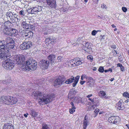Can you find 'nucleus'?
<instances>
[{"label": "nucleus", "mask_w": 129, "mask_h": 129, "mask_svg": "<svg viewBox=\"0 0 129 129\" xmlns=\"http://www.w3.org/2000/svg\"><path fill=\"white\" fill-rule=\"evenodd\" d=\"M21 26L24 29H31L33 27V26L26 23V21H22L21 23Z\"/></svg>", "instance_id": "1a4fd4ad"}, {"label": "nucleus", "mask_w": 129, "mask_h": 129, "mask_svg": "<svg viewBox=\"0 0 129 129\" xmlns=\"http://www.w3.org/2000/svg\"><path fill=\"white\" fill-rule=\"evenodd\" d=\"M89 108H91V110H94V106L91 105L90 106H89Z\"/></svg>", "instance_id": "de8ad7c7"}, {"label": "nucleus", "mask_w": 129, "mask_h": 129, "mask_svg": "<svg viewBox=\"0 0 129 129\" xmlns=\"http://www.w3.org/2000/svg\"><path fill=\"white\" fill-rule=\"evenodd\" d=\"M5 42L4 40H3L2 41H0V46L2 47V46H4L5 45H7H7H5Z\"/></svg>", "instance_id": "c85d7f7f"}, {"label": "nucleus", "mask_w": 129, "mask_h": 129, "mask_svg": "<svg viewBox=\"0 0 129 129\" xmlns=\"http://www.w3.org/2000/svg\"><path fill=\"white\" fill-rule=\"evenodd\" d=\"M8 103V97L7 96H0V104H7Z\"/></svg>", "instance_id": "9d476101"}, {"label": "nucleus", "mask_w": 129, "mask_h": 129, "mask_svg": "<svg viewBox=\"0 0 129 129\" xmlns=\"http://www.w3.org/2000/svg\"><path fill=\"white\" fill-rule=\"evenodd\" d=\"M9 129H14L13 126L11 124L9 123Z\"/></svg>", "instance_id": "ea45409f"}, {"label": "nucleus", "mask_w": 129, "mask_h": 129, "mask_svg": "<svg viewBox=\"0 0 129 129\" xmlns=\"http://www.w3.org/2000/svg\"><path fill=\"white\" fill-rule=\"evenodd\" d=\"M62 57L60 56H59L57 58V60L58 62H61L62 59Z\"/></svg>", "instance_id": "e433bc0d"}, {"label": "nucleus", "mask_w": 129, "mask_h": 129, "mask_svg": "<svg viewBox=\"0 0 129 129\" xmlns=\"http://www.w3.org/2000/svg\"><path fill=\"white\" fill-rule=\"evenodd\" d=\"M28 30H26V31L25 32V33L24 34V36H25L26 37H27V36H26V35H27L28 34V32L27 31H28Z\"/></svg>", "instance_id": "5fc2aeb1"}, {"label": "nucleus", "mask_w": 129, "mask_h": 129, "mask_svg": "<svg viewBox=\"0 0 129 129\" xmlns=\"http://www.w3.org/2000/svg\"><path fill=\"white\" fill-rule=\"evenodd\" d=\"M111 47L113 49H115L116 48V46L115 45H112Z\"/></svg>", "instance_id": "4d7b16f0"}, {"label": "nucleus", "mask_w": 129, "mask_h": 129, "mask_svg": "<svg viewBox=\"0 0 129 129\" xmlns=\"http://www.w3.org/2000/svg\"><path fill=\"white\" fill-rule=\"evenodd\" d=\"M4 29H3V32L4 33L7 35L8 34V28L4 27Z\"/></svg>", "instance_id": "c756f323"}, {"label": "nucleus", "mask_w": 129, "mask_h": 129, "mask_svg": "<svg viewBox=\"0 0 129 129\" xmlns=\"http://www.w3.org/2000/svg\"><path fill=\"white\" fill-rule=\"evenodd\" d=\"M112 52L114 53V55H116L117 54V53L116 51L114 50H113L112 51Z\"/></svg>", "instance_id": "603ef678"}, {"label": "nucleus", "mask_w": 129, "mask_h": 129, "mask_svg": "<svg viewBox=\"0 0 129 129\" xmlns=\"http://www.w3.org/2000/svg\"><path fill=\"white\" fill-rule=\"evenodd\" d=\"M120 100L116 104V106L117 107L118 109L119 110H123L124 109V107L123 105H122L121 101Z\"/></svg>", "instance_id": "a211bd4d"}, {"label": "nucleus", "mask_w": 129, "mask_h": 129, "mask_svg": "<svg viewBox=\"0 0 129 129\" xmlns=\"http://www.w3.org/2000/svg\"><path fill=\"white\" fill-rule=\"evenodd\" d=\"M115 116H113L109 117L108 119V121L110 123H113L114 120L115 118Z\"/></svg>", "instance_id": "b1692460"}, {"label": "nucleus", "mask_w": 129, "mask_h": 129, "mask_svg": "<svg viewBox=\"0 0 129 129\" xmlns=\"http://www.w3.org/2000/svg\"><path fill=\"white\" fill-rule=\"evenodd\" d=\"M87 58L89 60L92 61L93 59L92 56L91 55H89L87 57Z\"/></svg>", "instance_id": "f704fd0d"}, {"label": "nucleus", "mask_w": 129, "mask_h": 129, "mask_svg": "<svg viewBox=\"0 0 129 129\" xmlns=\"http://www.w3.org/2000/svg\"><path fill=\"white\" fill-rule=\"evenodd\" d=\"M82 75L84 78L88 79V78H89V77H88L85 74H83Z\"/></svg>", "instance_id": "3c124183"}, {"label": "nucleus", "mask_w": 129, "mask_h": 129, "mask_svg": "<svg viewBox=\"0 0 129 129\" xmlns=\"http://www.w3.org/2000/svg\"><path fill=\"white\" fill-rule=\"evenodd\" d=\"M89 43H85V46L87 48L89 46Z\"/></svg>", "instance_id": "09e8293b"}, {"label": "nucleus", "mask_w": 129, "mask_h": 129, "mask_svg": "<svg viewBox=\"0 0 129 129\" xmlns=\"http://www.w3.org/2000/svg\"><path fill=\"white\" fill-rule=\"evenodd\" d=\"M64 81H62V78L61 77H59L56 79L54 82V86H56L58 85H60L62 84Z\"/></svg>", "instance_id": "4468645a"}, {"label": "nucleus", "mask_w": 129, "mask_h": 129, "mask_svg": "<svg viewBox=\"0 0 129 129\" xmlns=\"http://www.w3.org/2000/svg\"><path fill=\"white\" fill-rule=\"evenodd\" d=\"M28 115V113H26V114H24V116L25 117H27V115Z\"/></svg>", "instance_id": "680f3d73"}, {"label": "nucleus", "mask_w": 129, "mask_h": 129, "mask_svg": "<svg viewBox=\"0 0 129 129\" xmlns=\"http://www.w3.org/2000/svg\"><path fill=\"white\" fill-rule=\"evenodd\" d=\"M9 52L10 49H13L15 46V42L13 39L9 37Z\"/></svg>", "instance_id": "f8f14e48"}, {"label": "nucleus", "mask_w": 129, "mask_h": 129, "mask_svg": "<svg viewBox=\"0 0 129 129\" xmlns=\"http://www.w3.org/2000/svg\"><path fill=\"white\" fill-rule=\"evenodd\" d=\"M87 79V82H94L93 79L91 77H89Z\"/></svg>", "instance_id": "7c9ffc66"}, {"label": "nucleus", "mask_w": 129, "mask_h": 129, "mask_svg": "<svg viewBox=\"0 0 129 129\" xmlns=\"http://www.w3.org/2000/svg\"><path fill=\"white\" fill-rule=\"evenodd\" d=\"M28 32V34L26 35V36H27V37L30 38L33 36V33L31 31H27Z\"/></svg>", "instance_id": "bb28decb"}, {"label": "nucleus", "mask_w": 129, "mask_h": 129, "mask_svg": "<svg viewBox=\"0 0 129 129\" xmlns=\"http://www.w3.org/2000/svg\"><path fill=\"white\" fill-rule=\"evenodd\" d=\"M92 96V94L88 95L87 96V97L89 98L91 96Z\"/></svg>", "instance_id": "69168bd1"}, {"label": "nucleus", "mask_w": 129, "mask_h": 129, "mask_svg": "<svg viewBox=\"0 0 129 129\" xmlns=\"http://www.w3.org/2000/svg\"><path fill=\"white\" fill-rule=\"evenodd\" d=\"M84 78V77L83 75H82L81 76V80H84V79H83Z\"/></svg>", "instance_id": "0e129e2a"}, {"label": "nucleus", "mask_w": 129, "mask_h": 129, "mask_svg": "<svg viewBox=\"0 0 129 129\" xmlns=\"http://www.w3.org/2000/svg\"><path fill=\"white\" fill-rule=\"evenodd\" d=\"M2 66L4 68L7 70L8 69V61L7 59L5 61H4L2 62Z\"/></svg>", "instance_id": "412c9836"}, {"label": "nucleus", "mask_w": 129, "mask_h": 129, "mask_svg": "<svg viewBox=\"0 0 129 129\" xmlns=\"http://www.w3.org/2000/svg\"><path fill=\"white\" fill-rule=\"evenodd\" d=\"M8 21L4 23V27L8 28Z\"/></svg>", "instance_id": "a19ab883"}, {"label": "nucleus", "mask_w": 129, "mask_h": 129, "mask_svg": "<svg viewBox=\"0 0 129 129\" xmlns=\"http://www.w3.org/2000/svg\"><path fill=\"white\" fill-rule=\"evenodd\" d=\"M75 111H74L73 110V109H69V112L71 114H73L74 112H75Z\"/></svg>", "instance_id": "49530a36"}, {"label": "nucleus", "mask_w": 129, "mask_h": 129, "mask_svg": "<svg viewBox=\"0 0 129 129\" xmlns=\"http://www.w3.org/2000/svg\"><path fill=\"white\" fill-rule=\"evenodd\" d=\"M72 109H73L74 111H75V109H76V108L74 105L72 106Z\"/></svg>", "instance_id": "6e6d98bb"}, {"label": "nucleus", "mask_w": 129, "mask_h": 129, "mask_svg": "<svg viewBox=\"0 0 129 129\" xmlns=\"http://www.w3.org/2000/svg\"><path fill=\"white\" fill-rule=\"evenodd\" d=\"M84 61L82 60H80L79 58H74L73 59L71 60L70 62L71 65V67L77 66L80 65L83 63Z\"/></svg>", "instance_id": "423d86ee"}, {"label": "nucleus", "mask_w": 129, "mask_h": 129, "mask_svg": "<svg viewBox=\"0 0 129 129\" xmlns=\"http://www.w3.org/2000/svg\"><path fill=\"white\" fill-rule=\"evenodd\" d=\"M97 114H97L94 113V114H93V117H95L97 115Z\"/></svg>", "instance_id": "338daca9"}, {"label": "nucleus", "mask_w": 129, "mask_h": 129, "mask_svg": "<svg viewBox=\"0 0 129 129\" xmlns=\"http://www.w3.org/2000/svg\"><path fill=\"white\" fill-rule=\"evenodd\" d=\"M88 99L90 100V101H91L92 102H94V100H93L92 99H91V98H89Z\"/></svg>", "instance_id": "774afa93"}, {"label": "nucleus", "mask_w": 129, "mask_h": 129, "mask_svg": "<svg viewBox=\"0 0 129 129\" xmlns=\"http://www.w3.org/2000/svg\"><path fill=\"white\" fill-rule=\"evenodd\" d=\"M45 42L46 43H48V44L51 43L50 42V39L49 38L46 39Z\"/></svg>", "instance_id": "72a5a7b5"}, {"label": "nucleus", "mask_w": 129, "mask_h": 129, "mask_svg": "<svg viewBox=\"0 0 129 129\" xmlns=\"http://www.w3.org/2000/svg\"><path fill=\"white\" fill-rule=\"evenodd\" d=\"M120 70L122 71H123L124 70V67L122 66L120 67Z\"/></svg>", "instance_id": "bf43d9fd"}, {"label": "nucleus", "mask_w": 129, "mask_h": 129, "mask_svg": "<svg viewBox=\"0 0 129 129\" xmlns=\"http://www.w3.org/2000/svg\"><path fill=\"white\" fill-rule=\"evenodd\" d=\"M122 9L124 12H126L127 11V8L125 7H122Z\"/></svg>", "instance_id": "c03bdc74"}, {"label": "nucleus", "mask_w": 129, "mask_h": 129, "mask_svg": "<svg viewBox=\"0 0 129 129\" xmlns=\"http://www.w3.org/2000/svg\"><path fill=\"white\" fill-rule=\"evenodd\" d=\"M9 16L10 18V20L13 21H14V19L15 18L14 15L12 13H9Z\"/></svg>", "instance_id": "5701e85b"}, {"label": "nucleus", "mask_w": 129, "mask_h": 129, "mask_svg": "<svg viewBox=\"0 0 129 129\" xmlns=\"http://www.w3.org/2000/svg\"><path fill=\"white\" fill-rule=\"evenodd\" d=\"M32 45V43L30 41L23 42L20 46V48L22 50H25L29 48Z\"/></svg>", "instance_id": "6e6552de"}, {"label": "nucleus", "mask_w": 129, "mask_h": 129, "mask_svg": "<svg viewBox=\"0 0 129 129\" xmlns=\"http://www.w3.org/2000/svg\"><path fill=\"white\" fill-rule=\"evenodd\" d=\"M79 77L80 76H77L76 77L72 76L70 79L65 82V83L66 84H70L74 82L72 84V85L73 87H74L78 83Z\"/></svg>", "instance_id": "39448f33"}, {"label": "nucleus", "mask_w": 129, "mask_h": 129, "mask_svg": "<svg viewBox=\"0 0 129 129\" xmlns=\"http://www.w3.org/2000/svg\"><path fill=\"white\" fill-rule=\"evenodd\" d=\"M93 83L87 82L86 83L87 86L88 87H92L93 86Z\"/></svg>", "instance_id": "2f4dec72"}, {"label": "nucleus", "mask_w": 129, "mask_h": 129, "mask_svg": "<svg viewBox=\"0 0 129 129\" xmlns=\"http://www.w3.org/2000/svg\"><path fill=\"white\" fill-rule=\"evenodd\" d=\"M13 59L12 57H10L9 58V69L11 70L14 67V64H22L21 63L23 62L24 61L25 59L24 55H16L14 56V60H13V61L12 62V59Z\"/></svg>", "instance_id": "f03ea898"}, {"label": "nucleus", "mask_w": 129, "mask_h": 129, "mask_svg": "<svg viewBox=\"0 0 129 129\" xmlns=\"http://www.w3.org/2000/svg\"><path fill=\"white\" fill-rule=\"evenodd\" d=\"M98 31L94 30H93L91 32V35L93 36H94L96 34Z\"/></svg>", "instance_id": "c9c22d12"}, {"label": "nucleus", "mask_w": 129, "mask_h": 129, "mask_svg": "<svg viewBox=\"0 0 129 129\" xmlns=\"http://www.w3.org/2000/svg\"><path fill=\"white\" fill-rule=\"evenodd\" d=\"M86 115L85 116L84 120L83 122V129H86L88 123V120L87 118H86Z\"/></svg>", "instance_id": "6ab92c4d"}, {"label": "nucleus", "mask_w": 129, "mask_h": 129, "mask_svg": "<svg viewBox=\"0 0 129 129\" xmlns=\"http://www.w3.org/2000/svg\"><path fill=\"white\" fill-rule=\"evenodd\" d=\"M13 25L12 22H10V21H9V26L10 27H9L12 28V27L13 26Z\"/></svg>", "instance_id": "37998d69"}, {"label": "nucleus", "mask_w": 129, "mask_h": 129, "mask_svg": "<svg viewBox=\"0 0 129 129\" xmlns=\"http://www.w3.org/2000/svg\"><path fill=\"white\" fill-rule=\"evenodd\" d=\"M47 3L49 7L52 8H55L56 6L55 0H47Z\"/></svg>", "instance_id": "9b49d317"}, {"label": "nucleus", "mask_w": 129, "mask_h": 129, "mask_svg": "<svg viewBox=\"0 0 129 129\" xmlns=\"http://www.w3.org/2000/svg\"><path fill=\"white\" fill-rule=\"evenodd\" d=\"M3 83L4 84H7L8 82L7 80H3L2 81Z\"/></svg>", "instance_id": "8fccbe9b"}, {"label": "nucleus", "mask_w": 129, "mask_h": 129, "mask_svg": "<svg viewBox=\"0 0 129 129\" xmlns=\"http://www.w3.org/2000/svg\"><path fill=\"white\" fill-rule=\"evenodd\" d=\"M75 43H76V44H78L79 43V40H76V41L75 42V43H73V44H75Z\"/></svg>", "instance_id": "13d9d810"}, {"label": "nucleus", "mask_w": 129, "mask_h": 129, "mask_svg": "<svg viewBox=\"0 0 129 129\" xmlns=\"http://www.w3.org/2000/svg\"><path fill=\"white\" fill-rule=\"evenodd\" d=\"M29 113L32 117H36L38 115L37 113L35 111V110L31 109H30Z\"/></svg>", "instance_id": "aec40b11"}, {"label": "nucleus", "mask_w": 129, "mask_h": 129, "mask_svg": "<svg viewBox=\"0 0 129 129\" xmlns=\"http://www.w3.org/2000/svg\"><path fill=\"white\" fill-rule=\"evenodd\" d=\"M85 82V81H81L80 82V84L81 85H83Z\"/></svg>", "instance_id": "864d4df0"}, {"label": "nucleus", "mask_w": 129, "mask_h": 129, "mask_svg": "<svg viewBox=\"0 0 129 129\" xmlns=\"http://www.w3.org/2000/svg\"><path fill=\"white\" fill-rule=\"evenodd\" d=\"M98 71L100 72H103L104 71V70L103 67H100L99 68Z\"/></svg>", "instance_id": "473e14b6"}, {"label": "nucleus", "mask_w": 129, "mask_h": 129, "mask_svg": "<svg viewBox=\"0 0 129 129\" xmlns=\"http://www.w3.org/2000/svg\"><path fill=\"white\" fill-rule=\"evenodd\" d=\"M9 104L12 105L15 104L17 102V99L15 97L9 96Z\"/></svg>", "instance_id": "dca6fc26"}, {"label": "nucleus", "mask_w": 129, "mask_h": 129, "mask_svg": "<svg viewBox=\"0 0 129 129\" xmlns=\"http://www.w3.org/2000/svg\"><path fill=\"white\" fill-rule=\"evenodd\" d=\"M8 124H4L3 129H8Z\"/></svg>", "instance_id": "58836bf2"}, {"label": "nucleus", "mask_w": 129, "mask_h": 129, "mask_svg": "<svg viewBox=\"0 0 129 129\" xmlns=\"http://www.w3.org/2000/svg\"><path fill=\"white\" fill-rule=\"evenodd\" d=\"M101 7L102 8L105 9H106L107 8V6L103 4L101 5Z\"/></svg>", "instance_id": "4c0bfd02"}, {"label": "nucleus", "mask_w": 129, "mask_h": 129, "mask_svg": "<svg viewBox=\"0 0 129 129\" xmlns=\"http://www.w3.org/2000/svg\"><path fill=\"white\" fill-rule=\"evenodd\" d=\"M100 111V110L98 109H95V110L94 111V113H96L98 114V112Z\"/></svg>", "instance_id": "a18cd8bd"}, {"label": "nucleus", "mask_w": 129, "mask_h": 129, "mask_svg": "<svg viewBox=\"0 0 129 129\" xmlns=\"http://www.w3.org/2000/svg\"><path fill=\"white\" fill-rule=\"evenodd\" d=\"M37 63L35 61H32L30 59L26 62L21 64V69L23 71H28L30 70L34 71L37 68Z\"/></svg>", "instance_id": "7ed1b4c3"}, {"label": "nucleus", "mask_w": 129, "mask_h": 129, "mask_svg": "<svg viewBox=\"0 0 129 129\" xmlns=\"http://www.w3.org/2000/svg\"><path fill=\"white\" fill-rule=\"evenodd\" d=\"M42 129H49V127L46 124L43 123L42 124Z\"/></svg>", "instance_id": "a878e982"}, {"label": "nucleus", "mask_w": 129, "mask_h": 129, "mask_svg": "<svg viewBox=\"0 0 129 129\" xmlns=\"http://www.w3.org/2000/svg\"><path fill=\"white\" fill-rule=\"evenodd\" d=\"M122 66V64L121 63H118L117 64V67H120Z\"/></svg>", "instance_id": "052dcab7"}, {"label": "nucleus", "mask_w": 129, "mask_h": 129, "mask_svg": "<svg viewBox=\"0 0 129 129\" xmlns=\"http://www.w3.org/2000/svg\"><path fill=\"white\" fill-rule=\"evenodd\" d=\"M33 95L34 96L35 98L38 99V102L40 104L43 103L47 104L50 102L52 100V97L49 94H42L41 92L38 91L34 92Z\"/></svg>", "instance_id": "f257e3e1"}, {"label": "nucleus", "mask_w": 129, "mask_h": 129, "mask_svg": "<svg viewBox=\"0 0 129 129\" xmlns=\"http://www.w3.org/2000/svg\"><path fill=\"white\" fill-rule=\"evenodd\" d=\"M31 8L30 13L35 14L37 13V12H40L42 10V7L40 6H38L37 7H33L32 9Z\"/></svg>", "instance_id": "ddd939ff"}, {"label": "nucleus", "mask_w": 129, "mask_h": 129, "mask_svg": "<svg viewBox=\"0 0 129 129\" xmlns=\"http://www.w3.org/2000/svg\"><path fill=\"white\" fill-rule=\"evenodd\" d=\"M0 58L3 59L7 58L8 53V47L7 45L0 46Z\"/></svg>", "instance_id": "20e7f679"}, {"label": "nucleus", "mask_w": 129, "mask_h": 129, "mask_svg": "<svg viewBox=\"0 0 129 129\" xmlns=\"http://www.w3.org/2000/svg\"><path fill=\"white\" fill-rule=\"evenodd\" d=\"M19 14L21 15H22L23 16H24L25 14V12L21 10L19 12Z\"/></svg>", "instance_id": "79ce46f5"}, {"label": "nucleus", "mask_w": 129, "mask_h": 129, "mask_svg": "<svg viewBox=\"0 0 129 129\" xmlns=\"http://www.w3.org/2000/svg\"><path fill=\"white\" fill-rule=\"evenodd\" d=\"M39 65L42 69H46L49 65V62L48 60L43 59L39 62Z\"/></svg>", "instance_id": "0eeeda50"}, {"label": "nucleus", "mask_w": 129, "mask_h": 129, "mask_svg": "<svg viewBox=\"0 0 129 129\" xmlns=\"http://www.w3.org/2000/svg\"><path fill=\"white\" fill-rule=\"evenodd\" d=\"M55 55L53 54L49 55L48 56V58L49 60L51 61V62H53V60L55 59Z\"/></svg>", "instance_id": "4be33fe9"}, {"label": "nucleus", "mask_w": 129, "mask_h": 129, "mask_svg": "<svg viewBox=\"0 0 129 129\" xmlns=\"http://www.w3.org/2000/svg\"><path fill=\"white\" fill-rule=\"evenodd\" d=\"M16 30L12 28L9 27V36H13L16 35Z\"/></svg>", "instance_id": "2eb2a0df"}, {"label": "nucleus", "mask_w": 129, "mask_h": 129, "mask_svg": "<svg viewBox=\"0 0 129 129\" xmlns=\"http://www.w3.org/2000/svg\"><path fill=\"white\" fill-rule=\"evenodd\" d=\"M123 96L125 98H129V94L127 92H124L123 93Z\"/></svg>", "instance_id": "cd10ccee"}, {"label": "nucleus", "mask_w": 129, "mask_h": 129, "mask_svg": "<svg viewBox=\"0 0 129 129\" xmlns=\"http://www.w3.org/2000/svg\"><path fill=\"white\" fill-rule=\"evenodd\" d=\"M99 95L102 98H104L105 99H109L110 97L106 95V93L104 91H100L99 93Z\"/></svg>", "instance_id": "f3484780"}, {"label": "nucleus", "mask_w": 129, "mask_h": 129, "mask_svg": "<svg viewBox=\"0 0 129 129\" xmlns=\"http://www.w3.org/2000/svg\"><path fill=\"white\" fill-rule=\"evenodd\" d=\"M115 118L114 120L113 124H116L119 122V117L117 116H115Z\"/></svg>", "instance_id": "393cba45"}, {"label": "nucleus", "mask_w": 129, "mask_h": 129, "mask_svg": "<svg viewBox=\"0 0 129 129\" xmlns=\"http://www.w3.org/2000/svg\"><path fill=\"white\" fill-rule=\"evenodd\" d=\"M27 12H28L29 13H30L31 10L30 9H28L27 10Z\"/></svg>", "instance_id": "e2e57ef3"}]
</instances>
